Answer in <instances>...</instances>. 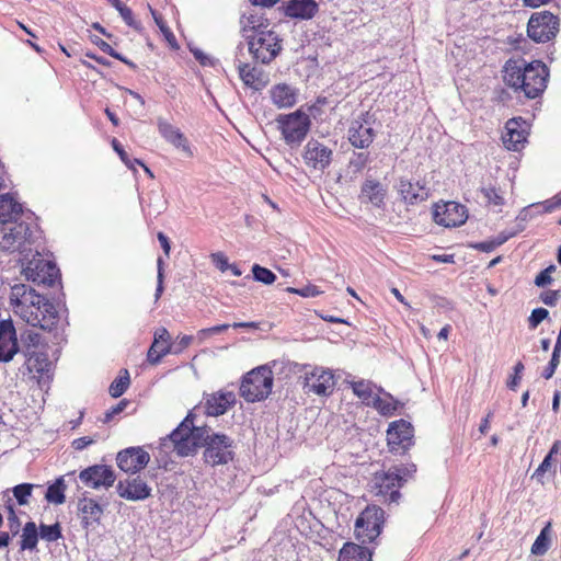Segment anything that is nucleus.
<instances>
[{"mask_svg":"<svg viewBox=\"0 0 561 561\" xmlns=\"http://www.w3.org/2000/svg\"><path fill=\"white\" fill-rule=\"evenodd\" d=\"M545 209L546 211H552L557 208H561V196L557 195L552 197L551 199H547L545 203Z\"/></svg>","mask_w":561,"mask_h":561,"instance_id":"nucleus-60","label":"nucleus"},{"mask_svg":"<svg viewBox=\"0 0 561 561\" xmlns=\"http://www.w3.org/2000/svg\"><path fill=\"white\" fill-rule=\"evenodd\" d=\"M387 196L386 186L375 179H366L362 186L358 195V199L362 204H370L376 208L385 206V199Z\"/></svg>","mask_w":561,"mask_h":561,"instance_id":"nucleus-23","label":"nucleus"},{"mask_svg":"<svg viewBox=\"0 0 561 561\" xmlns=\"http://www.w3.org/2000/svg\"><path fill=\"white\" fill-rule=\"evenodd\" d=\"M116 491L121 497L128 501H142L151 495V488L139 476L118 481Z\"/></svg>","mask_w":561,"mask_h":561,"instance_id":"nucleus-20","label":"nucleus"},{"mask_svg":"<svg viewBox=\"0 0 561 561\" xmlns=\"http://www.w3.org/2000/svg\"><path fill=\"white\" fill-rule=\"evenodd\" d=\"M468 213L466 206L457 202H439L433 206V219L443 227H459L466 222Z\"/></svg>","mask_w":561,"mask_h":561,"instance_id":"nucleus-14","label":"nucleus"},{"mask_svg":"<svg viewBox=\"0 0 561 561\" xmlns=\"http://www.w3.org/2000/svg\"><path fill=\"white\" fill-rule=\"evenodd\" d=\"M150 461V455L142 447H128L117 454L116 462L121 470L137 473Z\"/></svg>","mask_w":561,"mask_h":561,"instance_id":"nucleus-18","label":"nucleus"},{"mask_svg":"<svg viewBox=\"0 0 561 561\" xmlns=\"http://www.w3.org/2000/svg\"><path fill=\"white\" fill-rule=\"evenodd\" d=\"M249 50L255 60L268 64L280 53L282 39L272 30L260 31L249 36Z\"/></svg>","mask_w":561,"mask_h":561,"instance_id":"nucleus-10","label":"nucleus"},{"mask_svg":"<svg viewBox=\"0 0 561 561\" xmlns=\"http://www.w3.org/2000/svg\"><path fill=\"white\" fill-rule=\"evenodd\" d=\"M286 291H288L290 294H296L304 298L317 297L323 293L321 289H319L318 286H316L313 284H307L306 286H304L301 288L287 287Z\"/></svg>","mask_w":561,"mask_h":561,"instance_id":"nucleus-45","label":"nucleus"},{"mask_svg":"<svg viewBox=\"0 0 561 561\" xmlns=\"http://www.w3.org/2000/svg\"><path fill=\"white\" fill-rule=\"evenodd\" d=\"M481 194L486 199L488 205L494 207H502L505 204V198L500 191V188L495 186H486L481 188Z\"/></svg>","mask_w":561,"mask_h":561,"instance_id":"nucleus-39","label":"nucleus"},{"mask_svg":"<svg viewBox=\"0 0 561 561\" xmlns=\"http://www.w3.org/2000/svg\"><path fill=\"white\" fill-rule=\"evenodd\" d=\"M273 388V371L266 365L259 366L247 373L240 385V396L247 402L266 399Z\"/></svg>","mask_w":561,"mask_h":561,"instance_id":"nucleus-6","label":"nucleus"},{"mask_svg":"<svg viewBox=\"0 0 561 561\" xmlns=\"http://www.w3.org/2000/svg\"><path fill=\"white\" fill-rule=\"evenodd\" d=\"M374 117L369 112L360 114L348 128L350 142L360 149L368 148L375 139Z\"/></svg>","mask_w":561,"mask_h":561,"instance_id":"nucleus-15","label":"nucleus"},{"mask_svg":"<svg viewBox=\"0 0 561 561\" xmlns=\"http://www.w3.org/2000/svg\"><path fill=\"white\" fill-rule=\"evenodd\" d=\"M158 130L160 135L172 146L181 149L186 156L192 157L193 150L188 144L185 135L175 126L167 122L165 119H158Z\"/></svg>","mask_w":561,"mask_h":561,"instance_id":"nucleus-27","label":"nucleus"},{"mask_svg":"<svg viewBox=\"0 0 561 561\" xmlns=\"http://www.w3.org/2000/svg\"><path fill=\"white\" fill-rule=\"evenodd\" d=\"M127 404H128V401L124 399L121 402H118L116 405L112 407L108 411H106L105 416H104V422L105 423L110 422L114 415H117L121 412H123L125 410V408L127 407Z\"/></svg>","mask_w":561,"mask_h":561,"instance_id":"nucleus-54","label":"nucleus"},{"mask_svg":"<svg viewBox=\"0 0 561 561\" xmlns=\"http://www.w3.org/2000/svg\"><path fill=\"white\" fill-rule=\"evenodd\" d=\"M18 350L16 333L12 320H2L0 322V362H10Z\"/></svg>","mask_w":561,"mask_h":561,"instance_id":"nucleus-22","label":"nucleus"},{"mask_svg":"<svg viewBox=\"0 0 561 561\" xmlns=\"http://www.w3.org/2000/svg\"><path fill=\"white\" fill-rule=\"evenodd\" d=\"M332 156V149L317 139H310L302 153L306 165L319 171H324L331 164Z\"/></svg>","mask_w":561,"mask_h":561,"instance_id":"nucleus-16","label":"nucleus"},{"mask_svg":"<svg viewBox=\"0 0 561 561\" xmlns=\"http://www.w3.org/2000/svg\"><path fill=\"white\" fill-rule=\"evenodd\" d=\"M27 365L28 369L31 371H35L38 374H43L45 371H48L50 368V362L46 354L38 353V352H32L27 354Z\"/></svg>","mask_w":561,"mask_h":561,"instance_id":"nucleus-35","label":"nucleus"},{"mask_svg":"<svg viewBox=\"0 0 561 561\" xmlns=\"http://www.w3.org/2000/svg\"><path fill=\"white\" fill-rule=\"evenodd\" d=\"M374 404L385 415L392 414L396 410V407L391 402L381 398H377Z\"/></svg>","mask_w":561,"mask_h":561,"instance_id":"nucleus-55","label":"nucleus"},{"mask_svg":"<svg viewBox=\"0 0 561 561\" xmlns=\"http://www.w3.org/2000/svg\"><path fill=\"white\" fill-rule=\"evenodd\" d=\"M552 523L548 522L531 545L530 551L534 556H543L551 545Z\"/></svg>","mask_w":561,"mask_h":561,"instance_id":"nucleus-33","label":"nucleus"},{"mask_svg":"<svg viewBox=\"0 0 561 561\" xmlns=\"http://www.w3.org/2000/svg\"><path fill=\"white\" fill-rule=\"evenodd\" d=\"M9 304L13 313L31 327L51 331L58 324L59 314L56 306L28 285H13L10 289Z\"/></svg>","mask_w":561,"mask_h":561,"instance_id":"nucleus-2","label":"nucleus"},{"mask_svg":"<svg viewBox=\"0 0 561 561\" xmlns=\"http://www.w3.org/2000/svg\"><path fill=\"white\" fill-rule=\"evenodd\" d=\"M500 244H502V241H484V242L478 243L476 245V248L483 252H491Z\"/></svg>","mask_w":561,"mask_h":561,"instance_id":"nucleus-61","label":"nucleus"},{"mask_svg":"<svg viewBox=\"0 0 561 561\" xmlns=\"http://www.w3.org/2000/svg\"><path fill=\"white\" fill-rule=\"evenodd\" d=\"M398 193L404 203L410 205H416L424 202L430 196V190L421 181L412 182L408 179H400L398 184Z\"/></svg>","mask_w":561,"mask_h":561,"instance_id":"nucleus-24","label":"nucleus"},{"mask_svg":"<svg viewBox=\"0 0 561 561\" xmlns=\"http://www.w3.org/2000/svg\"><path fill=\"white\" fill-rule=\"evenodd\" d=\"M239 77L242 82L254 90H261L265 82L263 80V72L249 64H239Z\"/></svg>","mask_w":561,"mask_h":561,"instance_id":"nucleus-30","label":"nucleus"},{"mask_svg":"<svg viewBox=\"0 0 561 561\" xmlns=\"http://www.w3.org/2000/svg\"><path fill=\"white\" fill-rule=\"evenodd\" d=\"M244 30H251L254 33L260 31H268L270 20L261 12L251 10L241 18Z\"/></svg>","mask_w":561,"mask_h":561,"instance_id":"nucleus-32","label":"nucleus"},{"mask_svg":"<svg viewBox=\"0 0 561 561\" xmlns=\"http://www.w3.org/2000/svg\"><path fill=\"white\" fill-rule=\"evenodd\" d=\"M211 262L220 271L226 272L229 267L228 257L222 252L210 254Z\"/></svg>","mask_w":561,"mask_h":561,"instance_id":"nucleus-51","label":"nucleus"},{"mask_svg":"<svg viewBox=\"0 0 561 561\" xmlns=\"http://www.w3.org/2000/svg\"><path fill=\"white\" fill-rule=\"evenodd\" d=\"M352 390L355 396H357L360 400L369 404V401L373 398V389L369 382L365 380L354 381L352 383Z\"/></svg>","mask_w":561,"mask_h":561,"instance_id":"nucleus-41","label":"nucleus"},{"mask_svg":"<svg viewBox=\"0 0 561 561\" xmlns=\"http://www.w3.org/2000/svg\"><path fill=\"white\" fill-rule=\"evenodd\" d=\"M523 370H524V364L522 362L516 363V365L514 367L515 374L512 377L511 381L507 383V386L511 389H515V387L518 385V382L520 380V374Z\"/></svg>","mask_w":561,"mask_h":561,"instance_id":"nucleus-57","label":"nucleus"},{"mask_svg":"<svg viewBox=\"0 0 561 561\" xmlns=\"http://www.w3.org/2000/svg\"><path fill=\"white\" fill-rule=\"evenodd\" d=\"M528 129L526 121L513 117L505 123L502 142L510 151H519L527 141Z\"/></svg>","mask_w":561,"mask_h":561,"instance_id":"nucleus-17","label":"nucleus"},{"mask_svg":"<svg viewBox=\"0 0 561 561\" xmlns=\"http://www.w3.org/2000/svg\"><path fill=\"white\" fill-rule=\"evenodd\" d=\"M66 485L62 479L57 480L54 484L49 485L46 491V500L54 504H62L66 501L65 497Z\"/></svg>","mask_w":561,"mask_h":561,"instance_id":"nucleus-37","label":"nucleus"},{"mask_svg":"<svg viewBox=\"0 0 561 561\" xmlns=\"http://www.w3.org/2000/svg\"><path fill=\"white\" fill-rule=\"evenodd\" d=\"M416 472L414 463L393 466L387 471H377L371 479L370 492L385 503L397 502L400 489Z\"/></svg>","mask_w":561,"mask_h":561,"instance_id":"nucleus-4","label":"nucleus"},{"mask_svg":"<svg viewBox=\"0 0 561 561\" xmlns=\"http://www.w3.org/2000/svg\"><path fill=\"white\" fill-rule=\"evenodd\" d=\"M195 414L188 412L179 426L169 435L174 451L186 457L204 446V461L213 467L227 465L234 458L233 439L226 434L208 433L206 426L194 425Z\"/></svg>","mask_w":561,"mask_h":561,"instance_id":"nucleus-1","label":"nucleus"},{"mask_svg":"<svg viewBox=\"0 0 561 561\" xmlns=\"http://www.w3.org/2000/svg\"><path fill=\"white\" fill-rule=\"evenodd\" d=\"M157 237H158V240L161 244V248H162L164 254L167 256H169L170 251H171V244H170L169 238L163 232H158Z\"/></svg>","mask_w":561,"mask_h":561,"instance_id":"nucleus-62","label":"nucleus"},{"mask_svg":"<svg viewBox=\"0 0 561 561\" xmlns=\"http://www.w3.org/2000/svg\"><path fill=\"white\" fill-rule=\"evenodd\" d=\"M103 515V507L90 497H83L78 502V516L84 529L95 528Z\"/></svg>","mask_w":561,"mask_h":561,"instance_id":"nucleus-25","label":"nucleus"},{"mask_svg":"<svg viewBox=\"0 0 561 561\" xmlns=\"http://www.w3.org/2000/svg\"><path fill=\"white\" fill-rule=\"evenodd\" d=\"M299 367L298 382L306 394L329 397L336 386V378L330 368L310 364L297 365Z\"/></svg>","mask_w":561,"mask_h":561,"instance_id":"nucleus-5","label":"nucleus"},{"mask_svg":"<svg viewBox=\"0 0 561 561\" xmlns=\"http://www.w3.org/2000/svg\"><path fill=\"white\" fill-rule=\"evenodd\" d=\"M22 274L30 282L48 286H53L60 276L57 265L38 253L23 267Z\"/></svg>","mask_w":561,"mask_h":561,"instance_id":"nucleus-12","label":"nucleus"},{"mask_svg":"<svg viewBox=\"0 0 561 561\" xmlns=\"http://www.w3.org/2000/svg\"><path fill=\"white\" fill-rule=\"evenodd\" d=\"M236 403L232 391H216L204 397L205 413L209 416L225 414Z\"/></svg>","mask_w":561,"mask_h":561,"instance_id":"nucleus-21","label":"nucleus"},{"mask_svg":"<svg viewBox=\"0 0 561 561\" xmlns=\"http://www.w3.org/2000/svg\"><path fill=\"white\" fill-rule=\"evenodd\" d=\"M556 270L554 265H550L542 270L535 278V284L538 287H543L552 282L551 273Z\"/></svg>","mask_w":561,"mask_h":561,"instance_id":"nucleus-50","label":"nucleus"},{"mask_svg":"<svg viewBox=\"0 0 561 561\" xmlns=\"http://www.w3.org/2000/svg\"><path fill=\"white\" fill-rule=\"evenodd\" d=\"M43 343L42 335L36 332H27L24 337V344L26 348V354L35 352V348H37Z\"/></svg>","mask_w":561,"mask_h":561,"instance_id":"nucleus-47","label":"nucleus"},{"mask_svg":"<svg viewBox=\"0 0 561 561\" xmlns=\"http://www.w3.org/2000/svg\"><path fill=\"white\" fill-rule=\"evenodd\" d=\"M551 465H552V456H551V454H548L545 457V459L542 460V462L539 465V467L536 469L535 474L536 476L545 474L547 471L550 470Z\"/></svg>","mask_w":561,"mask_h":561,"instance_id":"nucleus-58","label":"nucleus"},{"mask_svg":"<svg viewBox=\"0 0 561 561\" xmlns=\"http://www.w3.org/2000/svg\"><path fill=\"white\" fill-rule=\"evenodd\" d=\"M94 442H95V439H93V438H91L89 436H83V437H79V438L73 439L72 443H71V446L76 450H83L88 446L92 445Z\"/></svg>","mask_w":561,"mask_h":561,"instance_id":"nucleus-56","label":"nucleus"},{"mask_svg":"<svg viewBox=\"0 0 561 561\" xmlns=\"http://www.w3.org/2000/svg\"><path fill=\"white\" fill-rule=\"evenodd\" d=\"M253 277L256 282L271 285L275 282L276 275L268 268L263 267L259 264L252 266Z\"/></svg>","mask_w":561,"mask_h":561,"instance_id":"nucleus-42","label":"nucleus"},{"mask_svg":"<svg viewBox=\"0 0 561 561\" xmlns=\"http://www.w3.org/2000/svg\"><path fill=\"white\" fill-rule=\"evenodd\" d=\"M493 417V412L490 411L488 412V414L485 415V417L481 421V424L479 426V432L482 434V435H485L489 430H490V423H491V419Z\"/></svg>","mask_w":561,"mask_h":561,"instance_id":"nucleus-64","label":"nucleus"},{"mask_svg":"<svg viewBox=\"0 0 561 561\" xmlns=\"http://www.w3.org/2000/svg\"><path fill=\"white\" fill-rule=\"evenodd\" d=\"M149 10H150V13L157 24V26L159 27V30L161 31V33L163 34L165 41L171 45V46H176V38H175V35L173 34V32L171 31V28L168 26L167 22L164 21V19L162 18V15L160 13H158L154 9H152L151 5H148Z\"/></svg>","mask_w":561,"mask_h":561,"instance_id":"nucleus-38","label":"nucleus"},{"mask_svg":"<svg viewBox=\"0 0 561 561\" xmlns=\"http://www.w3.org/2000/svg\"><path fill=\"white\" fill-rule=\"evenodd\" d=\"M30 225L23 220H2L0 222V250L22 252L31 243Z\"/></svg>","mask_w":561,"mask_h":561,"instance_id":"nucleus-8","label":"nucleus"},{"mask_svg":"<svg viewBox=\"0 0 561 561\" xmlns=\"http://www.w3.org/2000/svg\"><path fill=\"white\" fill-rule=\"evenodd\" d=\"M230 327L237 329V328H247V329H259V323L256 322H234L233 324H228V323H224V324H218V325H215V327H211V328H208L206 330H202L203 333H210V334H215V333H221L224 331H227Z\"/></svg>","mask_w":561,"mask_h":561,"instance_id":"nucleus-43","label":"nucleus"},{"mask_svg":"<svg viewBox=\"0 0 561 561\" xmlns=\"http://www.w3.org/2000/svg\"><path fill=\"white\" fill-rule=\"evenodd\" d=\"M193 336L191 335H183L179 339L175 350L173 351L175 354L181 353L183 350L188 347V345L192 343Z\"/></svg>","mask_w":561,"mask_h":561,"instance_id":"nucleus-59","label":"nucleus"},{"mask_svg":"<svg viewBox=\"0 0 561 561\" xmlns=\"http://www.w3.org/2000/svg\"><path fill=\"white\" fill-rule=\"evenodd\" d=\"M548 316L549 312L545 308L534 309L528 318L529 328L536 329Z\"/></svg>","mask_w":561,"mask_h":561,"instance_id":"nucleus-49","label":"nucleus"},{"mask_svg":"<svg viewBox=\"0 0 561 561\" xmlns=\"http://www.w3.org/2000/svg\"><path fill=\"white\" fill-rule=\"evenodd\" d=\"M171 350V335L165 328H160L154 332L153 342L147 353V360L151 365H156L164 355L169 354Z\"/></svg>","mask_w":561,"mask_h":561,"instance_id":"nucleus-28","label":"nucleus"},{"mask_svg":"<svg viewBox=\"0 0 561 561\" xmlns=\"http://www.w3.org/2000/svg\"><path fill=\"white\" fill-rule=\"evenodd\" d=\"M33 484L22 483L13 488V495L20 505L28 503V497L32 494Z\"/></svg>","mask_w":561,"mask_h":561,"instance_id":"nucleus-46","label":"nucleus"},{"mask_svg":"<svg viewBox=\"0 0 561 561\" xmlns=\"http://www.w3.org/2000/svg\"><path fill=\"white\" fill-rule=\"evenodd\" d=\"M339 561H371V553L360 545L346 542L339 552Z\"/></svg>","mask_w":561,"mask_h":561,"instance_id":"nucleus-31","label":"nucleus"},{"mask_svg":"<svg viewBox=\"0 0 561 561\" xmlns=\"http://www.w3.org/2000/svg\"><path fill=\"white\" fill-rule=\"evenodd\" d=\"M114 8L119 12L122 19L128 26L137 31L141 28V24L134 18V13L130 8L123 2H119L118 5H114Z\"/></svg>","mask_w":561,"mask_h":561,"instance_id":"nucleus-44","label":"nucleus"},{"mask_svg":"<svg viewBox=\"0 0 561 561\" xmlns=\"http://www.w3.org/2000/svg\"><path fill=\"white\" fill-rule=\"evenodd\" d=\"M549 68L541 60L508 59L503 68L504 83L527 99L540 96L547 89Z\"/></svg>","mask_w":561,"mask_h":561,"instance_id":"nucleus-3","label":"nucleus"},{"mask_svg":"<svg viewBox=\"0 0 561 561\" xmlns=\"http://www.w3.org/2000/svg\"><path fill=\"white\" fill-rule=\"evenodd\" d=\"M414 428L405 420H397L389 424L387 445L392 454L404 455L413 445Z\"/></svg>","mask_w":561,"mask_h":561,"instance_id":"nucleus-13","label":"nucleus"},{"mask_svg":"<svg viewBox=\"0 0 561 561\" xmlns=\"http://www.w3.org/2000/svg\"><path fill=\"white\" fill-rule=\"evenodd\" d=\"M368 159H369V154L368 153L359 152V153L356 154V159L353 160L352 163L357 169H363L367 164Z\"/></svg>","mask_w":561,"mask_h":561,"instance_id":"nucleus-63","label":"nucleus"},{"mask_svg":"<svg viewBox=\"0 0 561 561\" xmlns=\"http://www.w3.org/2000/svg\"><path fill=\"white\" fill-rule=\"evenodd\" d=\"M38 542V533L37 527L34 522H27L23 529L21 536V550H34L37 547Z\"/></svg>","mask_w":561,"mask_h":561,"instance_id":"nucleus-34","label":"nucleus"},{"mask_svg":"<svg viewBox=\"0 0 561 561\" xmlns=\"http://www.w3.org/2000/svg\"><path fill=\"white\" fill-rule=\"evenodd\" d=\"M298 89L288 83H276L270 91V99L274 106L277 108H290L296 105L298 101Z\"/></svg>","mask_w":561,"mask_h":561,"instance_id":"nucleus-26","label":"nucleus"},{"mask_svg":"<svg viewBox=\"0 0 561 561\" xmlns=\"http://www.w3.org/2000/svg\"><path fill=\"white\" fill-rule=\"evenodd\" d=\"M275 122L284 141L291 148L301 145L311 127L310 116L301 108L289 114H279Z\"/></svg>","mask_w":561,"mask_h":561,"instance_id":"nucleus-7","label":"nucleus"},{"mask_svg":"<svg viewBox=\"0 0 561 561\" xmlns=\"http://www.w3.org/2000/svg\"><path fill=\"white\" fill-rule=\"evenodd\" d=\"M559 363H560V354L552 352L551 359H550L548 366L545 368V370L542 373V377L545 379H550L553 376Z\"/></svg>","mask_w":561,"mask_h":561,"instance_id":"nucleus-52","label":"nucleus"},{"mask_svg":"<svg viewBox=\"0 0 561 561\" xmlns=\"http://www.w3.org/2000/svg\"><path fill=\"white\" fill-rule=\"evenodd\" d=\"M80 480L88 486L99 489L101 486H112L115 482V474L111 467L105 465H94L79 474Z\"/></svg>","mask_w":561,"mask_h":561,"instance_id":"nucleus-19","label":"nucleus"},{"mask_svg":"<svg viewBox=\"0 0 561 561\" xmlns=\"http://www.w3.org/2000/svg\"><path fill=\"white\" fill-rule=\"evenodd\" d=\"M111 144H112L113 149L119 156L121 160L126 164V167L131 170H135V165H136L135 159L131 160L129 158L128 153L124 150L121 142L116 138H113Z\"/></svg>","mask_w":561,"mask_h":561,"instance_id":"nucleus-48","label":"nucleus"},{"mask_svg":"<svg viewBox=\"0 0 561 561\" xmlns=\"http://www.w3.org/2000/svg\"><path fill=\"white\" fill-rule=\"evenodd\" d=\"M559 31V18L550 11L535 12L527 23V35L536 43H547Z\"/></svg>","mask_w":561,"mask_h":561,"instance_id":"nucleus-11","label":"nucleus"},{"mask_svg":"<svg viewBox=\"0 0 561 561\" xmlns=\"http://www.w3.org/2000/svg\"><path fill=\"white\" fill-rule=\"evenodd\" d=\"M319 11V5L314 0H289L284 7L286 16L299 20H310Z\"/></svg>","mask_w":561,"mask_h":561,"instance_id":"nucleus-29","label":"nucleus"},{"mask_svg":"<svg viewBox=\"0 0 561 561\" xmlns=\"http://www.w3.org/2000/svg\"><path fill=\"white\" fill-rule=\"evenodd\" d=\"M560 298V290H546L540 294V300L547 306H554Z\"/></svg>","mask_w":561,"mask_h":561,"instance_id":"nucleus-53","label":"nucleus"},{"mask_svg":"<svg viewBox=\"0 0 561 561\" xmlns=\"http://www.w3.org/2000/svg\"><path fill=\"white\" fill-rule=\"evenodd\" d=\"M39 536L42 539L53 542L57 541L62 537L61 527L59 523H55L54 525H45L41 524L39 526Z\"/></svg>","mask_w":561,"mask_h":561,"instance_id":"nucleus-40","label":"nucleus"},{"mask_svg":"<svg viewBox=\"0 0 561 561\" xmlns=\"http://www.w3.org/2000/svg\"><path fill=\"white\" fill-rule=\"evenodd\" d=\"M130 383L129 373L127 369H122L119 375L112 381L108 392L113 398L121 397Z\"/></svg>","mask_w":561,"mask_h":561,"instance_id":"nucleus-36","label":"nucleus"},{"mask_svg":"<svg viewBox=\"0 0 561 561\" xmlns=\"http://www.w3.org/2000/svg\"><path fill=\"white\" fill-rule=\"evenodd\" d=\"M385 524V511L377 505H368L355 522V536L363 545L374 542L381 534Z\"/></svg>","mask_w":561,"mask_h":561,"instance_id":"nucleus-9","label":"nucleus"}]
</instances>
